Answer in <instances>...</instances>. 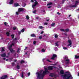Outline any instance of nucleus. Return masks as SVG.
Masks as SVG:
<instances>
[{
    "instance_id": "nucleus-21",
    "label": "nucleus",
    "mask_w": 79,
    "mask_h": 79,
    "mask_svg": "<svg viewBox=\"0 0 79 79\" xmlns=\"http://www.w3.org/2000/svg\"><path fill=\"white\" fill-rule=\"evenodd\" d=\"M53 3L52 2H49L47 4V6H49V5H52Z\"/></svg>"
},
{
    "instance_id": "nucleus-9",
    "label": "nucleus",
    "mask_w": 79,
    "mask_h": 79,
    "mask_svg": "<svg viewBox=\"0 0 79 79\" xmlns=\"http://www.w3.org/2000/svg\"><path fill=\"white\" fill-rule=\"evenodd\" d=\"M48 68L49 70H52L53 69V66H49Z\"/></svg>"
},
{
    "instance_id": "nucleus-30",
    "label": "nucleus",
    "mask_w": 79,
    "mask_h": 79,
    "mask_svg": "<svg viewBox=\"0 0 79 79\" xmlns=\"http://www.w3.org/2000/svg\"><path fill=\"white\" fill-rule=\"evenodd\" d=\"M25 30L24 28H23L21 31V32H24Z\"/></svg>"
},
{
    "instance_id": "nucleus-2",
    "label": "nucleus",
    "mask_w": 79,
    "mask_h": 79,
    "mask_svg": "<svg viewBox=\"0 0 79 79\" xmlns=\"http://www.w3.org/2000/svg\"><path fill=\"white\" fill-rule=\"evenodd\" d=\"M62 77L64 79H73V76L69 72H66L64 75H61Z\"/></svg>"
},
{
    "instance_id": "nucleus-24",
    "label": "nucleus",
    "mask_w": 79,
    "mask_h": 79,
    "mask_svg": "<svg viewBox=\"0 0 79 79\" xmlns=\"http://www.w3.org/2000/svg\"><path fill=\"white\" fill-rule=\"evenodd\" d=\"M5 47L2 48V52H4V51H5Z\"/></svg>"
},
{
    "instance_id": "nucleus-44",
    "label": "nucleus",
    "mask_w": 79,
    "mask_h": 79,
    "mask_svg": "<svg viewBox=\"0 0 79 79\" xmlns=\"http://www.w3.org/2000/svg\"><path fill=\"white\" fill-rule=\"evenodd\" d=\"M57 49H58V48H55V49H54V50H55V51H56V50H57Z\"/></svg>"
},
{
    "instance_id": "nucleus-39",
    "label": "nucleus",
    "mask_w": 79,
    "mask_h": 79,
    "mask_svg": "<svg viewBox=\"0 0 79 79\" xmlns=\"http://www.w3.org/2000/svg\"><path fill=\"white\" fill-rule=\"evenodd\" d=\"M36 5L35 4H33V5L32 6V7L33 8H34V7H35V6H36Z\"/></svg>"
},
{
    "instance_id": "nucleus-56",
    "label": "nucleus",
    "mask_w": 79,
    "mask_h": 79,
    "mask_svg": "<svg viewBox=\"0 0 79 79\" xmlns=\"http://www.w3.org/2000/svg\"><path fill=\"white\" fill-rule=\"evenodd\" d=\"M34 0H31V2H32V3H33V2H34Z\"/></svg>"
},
{
    "instance_id": "nucleus-57",
    "label": "nucleus",
    "mask_w": 79,
    "mask_h": 79,
    "mask_svg": "<svg viewBox=\"0 0 79 79\" xmlns=\"http://www.w3.org/2000/svg\"><path fill=\"white\" fill-rule=\"evenodd\" d=\"M43 33H44V31H41V32L40 33V34H43Z\"/></svg>"
},
{
    "instance_id": "nucleus-60",
    "label": "nucleus",
    "mask_w": 79,
    "mask_h": 79,
    "mask_svg": "<svg viewBox=\"0 0 79 79\" xmlns=\"http://www.w3.org/2000/svg\"><path fill=\"white\" fill-rule=\"evenodd\" d=\"M48 27L49 28H51V27H50V25Z\"/></svg>"
},
{
    "instance_id": "nucleus-20",
    "label": "nucleus",
    "mask_w": 79,
    "mask_h": 79,
    "mask_svg": "<svg viewBox=\"0 0 79 79\" xmlns=\"http://www.w3.org/2000/svg\"><path fill=\"white\" fill-rule=\"evenodd\" d=\"M16 68L18 69H20V66H19V65H17L16 66Z\"/></svg>"
},
{
    "instance_id": "nucleus-18",
    "label": "nucleus",
    "mask_w": 79,
    "mask_h": 79,
    "mask_svg": "<svg viewBox=\"0 0 79 79\" xmlns=\"http://www.w3.org/2000/svg\"><path fill=\"white\" fill-rule=\"evenodd\" d=\"M55 23H53L52 24H51V26L52 27H54V26H55Z\"/></svg>"
},
{
    "instance_id": "nucleus-17",
    "label": "nucleus",
    "mask_w": 79,
    "mask_h": 79,
    "mask_svg": "<svg viewBox=\"0 0 79 79\" xmlns=\"http://www.w3.org/2000/svg\"><path fill=\"white\" fill-rule=\"evenodd\" d=\"M31 37H35L36 36L34 34H31Z\"/></svg>"
},
{
    "instance_id": "nucleus-58",
    "label": "nucleus",
    "mask_w": 79,
    "mask_h": 79,
    "mask_svg": "<svg viewBox=\"0 0 79 79\" xmlns=\"http://www.w3.org/2000/svg\"><path fill=\"white\" fill-rule=\"evenodd\" d=\"M14 62H16V61H17V60H14Z\"/></svg>"
},
{
    "instance_id": "nucleus-59",
    "label": "nucleus",
    "mask_w": 79,
    "mask_h": 79,
    "mask_svg": "<svg viewBox=\"0 0 79 79\" xmlns=\"http://www.w3.org/2000/svg\"><path fill=\"white\" fill-rule=\"evenodd\" d=\"M3 60H6V58H3Z\"/></svg>"
},
{
    "instance_id": "nucleus-35",
    "label": "nucleus",
    "mask_w": 79,
    "mask_h": 79,
    "mask_svg": "<svg viewBox=\"0 0 79 79\" xmlns=\"http://www.w3.org/2000/svg\"><path fill=\"white\" fill-rule=\"evenodd\" d=\"M55 38H58V35L56 34L55 35Z\"/></svg>"
},
{
    "instance_id": "nucleus-15",
    "label": "nucleus",
    "mask_w": 79,
    "mask_h": 79,
    "mask_svg": "<svg viewBox=\"0 0 79 79\" xmlns=\"http://www.w3.org/2000/svg\"><path fill=\"white\" fill-rule=\"evenodd\" d=\"M14 6L15 7H16V6H19V3H14Z\"/></svg>"
},
{
    "instance_id": "nucleus-7",
    "label": "nucleus",
    "mask_w": 79,
    "mask_h": 79,
    "mask_svg": "<svg viewBox=\"0 0 79 79\" xmlns=\"http://www.w3.org/2000/svg\"><path fill=\"white\" fill-rule=\"evenodd\" d=\"M8 77V76L6 75H4L2 77H1L0 79H5L6 78H7Z\"/></svg>"
},
{
    "instance_id": "nucleus-51",
    "label": "nucleus",
    "mask_w": 79,
    "mask_h": 79,
    "mask_svg": "<svg viewBox=\"0 0 79 79\" xmlns=\"http://www.w3.org/2000/svg\"><path fill=\"white\" fill-rule=\"evenodd\" d=\"M4 24L5 26H6V24H7L6 22H4Z\"/></svg>"
},
{
    "instance_id": "nucleus-29",
    "label": "nucleus",
    "mask_w": 79,
    "mask_h": 79,
    "mask_svg": "<svg viewBox=\"0 0 79 79\" xmlns=\"http://www.w3.org/2000/svg\"><path fill=\"white\" fill-rule=\"evenodd\" d=\"M12 64V66H15V62H13L12 63H11Z\"/></svg>"
},
{
    "instance_id": "nucleus-37",
    "label": "nucleus",
    "mask_w": 79,
    "mask_h": 79,
    "mask_svg": "<svg viewBox=\"0 0 79 79\" xmlns=\"http://www.w3.org/2000/svg\"><path fill=\"white\" fill-rule=\"evenodd\" d=\"M50 76H51V77H53V76H54V75H53V74H52V73H51L50 74Z\"/></svg>"
},
{
    "instance_id": "nucleus-13",
    "label": "nucleus",
    "mask_w": 79,
    "mask_h": 79,
    "mask_svg": "<svg viewBox=\"0 0 79 79\" xmlns=\"http://www.w3.org/2000/svg\"><path fill=\"white\" fill-rule=\"evenodd\" d=\"M42 46H43L42 48H46V46L45 44H42Z\"/></svg>"
},
{
    "instance_id": "nucleus-45",
    "label": "nucleus",
    "mask_w": 79,
    "mask_h": 79,
    "mask_svg": "<svg viewBox=\"0 0 79 79\" xmlns=\"http://www.w3.org/2000/svg\"><path fill=\"white\" fill-rule=\"evenodd\" d=\"M60 31H64V29H60Z\"/></svg>"
},
{
    "instance_id": "nucleus-32",
    "label": "nucleus",
    "mask_w": 79,
    "mask_h": 79,
    "mask_svg": "<svg viewBox=\"0 0 79 79\" xmlns=\"http://www.w3.org/2000/svg\"><path fill=\"white\" fill-rule=\"evenodd\" d=\"M18 34L19 35H20L21 34V31H18Z\"/></svg>"
},
{
    "instance_id": "nucleus-55",
    "label": "nucleus",
    "mask_w": 79,
    "mask_h": 79,
    "mask_svg": "<svg viewBox=\"0 0 79 79\" xmlns=\"http://www.w3.org/2000/svg\"><path fill=\"white\" fill-rule=\"evenodd\" d=\"M57 14H58V15H60V13L58 12H57Z\"/></svg>"
},
{
    "instance_id": "nucleus-54",
    "label": "nucleus",
    "mask_w": 79,
    "mask_h": 79,
    "mask_svg": "<svg viewBox=\"0 0 79 79\" xmlns=\"http://www.w3.org/2000/svg\"><path fill=\"white\" fill-rule=\"evenodd\" d=\"M30 73H28V76H30Z\"/></svg>"
},
{
    "instance_id": "nucleus-46",
    "label": "nucleus",
    "mask_w": 79,
    "mask_h": 79,
    "mask_svg": "<svg viewBox=\"0 0 79 79\" xmlns=\"http://www.w3.org/2000/svg\"><path fill=\"white\" fill-rule=\"evenodd\" d=\"M36 12V10H34V11H33V13H35V12Z\"/></svg>"
},
{
    "instance_id": "nucleus-53",
    "label": "nucleus",
    "mask_w": 79,
    "mask_h": 79,
    "mask_svg": "<svg viewBox=\"0 0 79 79\" xmlns=\"http://www.w3.org/2000/svg\"><path fill=\"white\" fill-rule=\"evenodd\" d=\"M42 36H40L39 37V38L40 39H42Z\"/></svg>"
},
{
    "instance_id": "nucleus-4",
    "label": "nucleus",
    "mask_w": 79,
    "mask_h": 79,
    "mask_svg": "<svg viewBox=\"0 0 79 79\" xmlns=\"http://www.w3.org/2000/svg\"><path fill=\"white\" fill-rule=\"evenodd\" d=\"M12 45H10V46L8 47V49L10 50V52H11V53H13V52H15V50H13V49L11 48H12Z\"/></svg>"
},
{
    "instance_id": "nucleus-38",
    "label": "nucleus",
    "mask_w": 79,
    "mask_h": 79,
    "mask_svg": "<svg viewBox=\"0 0 79 79\" xmlns=\"http://www.w3.org/2000/svg\"><path fill=\"white\" fill-rule=\"evenodd\" d=\"M46 61H48V62H49L50 63H52V62L50 61V60H49V59H47Z\"/></svg>"
},
{
    "instance_id": "nucleus-50",
    "label": "nucleus",
    "mask_w": 79,
    "mask_h": 79,
    "mask_svg": "<svg viewBox=\"0 0 79 79\" xmlns=\"http://www.w3.org/2000/svg\"><path fill=\"white\" fill-rule=\"evenodd\" d=\"M52 8V6H50L48 7V8Z\"/></svg>"
},
{
    "instance_id": "nucleus-48",
    "label": "nucleus",
    "mask_w": 79,
    "mask_h": 79,
    "mask_svg": "<svg viewBox=\"0 0 79 79\" xmlns=\"http://www.w3.org/2000/svg\"><path fill=\"white\" fill-rule=\"evenodd\" d=\"M19 48L18 49V50L17 51V53H18V52H19Z\"/></svg>"
},
{
    "instance_id": "nucleus-26",
    "label": "nucleus",
    "mask_w": 79,
    "mask_h": 79,
    "mask_svg": "<svg viewBox=\"0 0 79 79\" xmlns=\"http://www.w3.org/2000/svg\"><path fill=\"white\" fill-rule=\"evenodd\" d=\"M37 4H38V2H37V1H35V2L34 5H36V6L37 5Z\"/></svg>"
},
{
    "instance_id": "nucleus-47",
    "label": "nucleus",
    "mask_w": 79,
    "mask_h": 79,
    "mask_svg": "<svg viewBox=\"0 0 79 79\" xmlns=\"http://www.w3.org/2000/svg\"><path fill=\"white\" fill-rule=\"evenodd\" d=\"M65 31H67V32H68V31H69V29H65Z\"/></svg>"
},
{
    "instance_id": "nucleus-49",
    "label": "nucleus",
    "mask_w": 79,
    "mask_h": 79,
    "mask_svg": "<svg viewBox=\"0 0 79 79\" xmlns=\"http://www.w3.org/2000/svg\"><path fill=\"white\" fill-rule=\"evenodd\" d=\"M44 25H47L48 24V23H44Z\"/></svg>"
},
{
    "instance_id": "nucleus-61",
    "label": "nucleus",
    "mask_w": 79,
    "mask_h": 79,
    "mask_svg": "<svg viewBox=\"0 0 79 79\" xmlns=\"http://www.w3.org/2000/svg\"><path fill=\"white\" fill-rule=\"evenodd\" d=\"M28 48V47H25V49L24 50H26V49H27V48Z\"/></svg>"
},
{
    "instance_id": "nucleus-31",
    "label": "nucleus",
    "mask_w": 79,
    "mask_h": 79,
    "mask_svg": "<svg viewBox=\"0 0 79 79\" xmlns=\"http://www.w3.org/2000/svg\"><path fill=\"white\" fill-rule=\"evenodd\" d=\"M24 63H25V62L24 60H21V61H20V63H21V64H22Z\"/></svg>"
},
{
    "instance_id": "nucleus-5",
    "label": "nucleus",
    "mask_w": 79,
    "mask_h": 79,
    "mask_svg": "<svg viewBox=\"0 0 79 79\" xmlns=\"http://www.w3.org/2000/svg\"><path fill=\"white\" fill-rule=\"evenodd\" d=\"M68 42V43H69V44L67 46V47L68 48H69V46H70V47H71V45L72 44V42H71V40H69Z\"/></svg>"
},
{
    "instance_id": "nucleus-1",
    "label": "nucleus",
    "mask_w": 79,
    "mask_h": 79,
    "mask_svg": "<svg viewBox=\"0 0 79 79\" xmlns=\"http://www.w3.org/2000/svg\"><path fill=\"white\" fill-rule=\"evenodd\" d=\"M45 71H44V70H41L40 72H37L36 73V74L37 76L38 79H43V77H44V76L45 74H47V73H48V69L46 68L45 67H44Z\"/></svg>"
},
{
    "instance_id": "nucleus-16",
    "label": "nucleus",
    "mask_w": 79,
    "mask_h": 79,
    "mask_svg": "<svg viewBox=\"0 0 79 79\" xmlns=\"http://www.w3.org/2000/svg\"><path fill=\"white\" fill-rule=\"evenodd\" d=\"M60 73L61 74H64V71H63V70H61L60 72Z\"/></svg>"
},
{
    "instance_id": "nucleus-34",
    "label": "nucleus",
    "mask_w": 79,
    "mask_h": 79,
    "mask_svg": "<svg viewBox=\"0 0 79 79\" xmlns=\"http://www.w3.org/2000/svg\"><path fill=\"white\" fill-rule=\"evenodd\" d=\"M39 29H44V27L42 26H40L39 27Z\"/></svg>"
},
{
    "instance_id": "nucleus-6",
    "label": "nucleus",
    "mask_w": 79,
    "mask_h": 79,
    "mask_svg": "<svg viewBox=\"0 0 79 79\" xmlns=\"http://www.w3.org/2000/svg\"><path fill=\"white\" fill-rule=\"evenodd\" d=\"M57 57V55H56L54 54H53L52 56V57L51 58V60H54Z\"/></svg>"
},
{
    "instance_id": "nucleus-11",
    "label": "nucleus",
    "mask_w": 79,
    "mask_h": 79,
    "mask_svg": "<svg viewBox=\"0 0 79 79\" xmlns=\"http://www.w3.org/2000/svg\"><path fill=\"white\" fill-rule=\"evenodd\" d=\"M78 3V2H77V1H76V3L75 5L72 6V7L75 8V7L76 6V4H77Z\"/></svg>"
},
{
    "instance_id": "nucleus-63",
    "label": "nucleus",
    "mask_w": 79,
    "mask_h": 79,
    "mask_svg": "<svg viewBox=\"0 0 79 79\" xmlns=\"http://www.w3.org/2000/svg\"><path fill=\"white\" fill-rule=\"evenodd\" d=\"M71 16V15H69V17H70Z\"/></svg>"
},
{
    "instance_id": "nucleus-43",
    "label": "nucleus",
    "mask_w": 79,
    "mask_h": 79,
    "mask_svg": "<svg viewBox=\"0 0 79 79\" xmlns=\"http://www.w3.org/2000/svg\"><path fill=\"white\" fill-rule=\"evenodd\" d=\"M55 44H56L55 46H58V44L57 43H56Z\"/></svg>"
},
{
    "instance_id": "nucleus-27",
    "label": "nucleus",
    "mask_w": 79,
    "mask_h": 79,
    "mask_svg": "<svg viewBox=\"0 0 79 79\" xmlns=\"http://www.w3.org/2000/svg\"><path fill=\"white\" fill-rule=\"evenodd\" d=\"M11 38L12 39H14V37H15V35L14 34L13 35H11Z\"/></svg>"
},
{
    "instance_id": "nucleus-22",
    "label": "nucleus",
    "mask_w": 79,
    "mask_h": 79,
    "mask_svg": "<svg viewBox=\"0 0 79 79\" xmlns=\"http://www.w3.org/2000/svg\"><path fill=\"white\" fill-rule=\"evenodd\" d=\"M75 58L76 59H78V58H79V56H77L76 55L75 56Z\"/></svg>"
},
{
    "instance_id": "nucleus-19",
    "label": "nucleus",
    "mask_w": 79,
    "mask_h": 79,
    "mask_svg": "<svg viewBox=\"0 0 79 79\" xmlns=\"http://www.w3.org/2000/svg\"><path fill=\"white\" fill-rule=\"evenodd\" d=\"M26 4L25 3H23L22 4V6H23V7H25V6H26Z\"/></svg>"
},
{
    "instance_id": "nucleus-14",
    "label": "nucleus",
    "mask_w": 79,
    "mask_h": 79,
    "mask_svg": "<svg viewBox=\"0 0 79 79\" xmlns=\"http://www.w3.org/2000/svg\"><path fill=\"white\" fill-rule=\"evenodd\" d=\"M13 0H10V1L9 2L10 5H12V4L13 3Z\"/></svg>"
},
{
    "instance_id": "nucleus-8",
    "label": "nucleus",
    "mask_w": 79,
    "mask_h": 79,
    "mask_svg": "<svg viewBox=\"0 0 79 79\" xmlns=\"http://www.w3.org/2000/svg\"><path fill=\"white\" fill-rule=\"evenodd\" d=\"M24 11V9L23 8H19L18 10V12H21Z\"/></svg>"
},
{
    "instance_id": "nucleus-41",
    "label": "nucleus",
    "mask_w": 79,
    "mask_h": 79,
    "mask_svg": "<svg viewBox=\"0 0 79 79\" xmlns=\"http://www.w3.org/2000/svg\"><path fill=\"white\" fill-rule=\"evenodd\" d=\"M42 52H45V50L44 49L42 50Z\"/></svg>"
},
{
    "instance_id": "nucleus-33",
    "label": "nucleus",
    "mask_w": 79,
    "mask_h": 79,
    "mask_svg": "<svg viewBox=\"0 0 79 79\" xmlns=\"http://www.w3.org/2000/svg\"><path fill=\"white\" fill-rule=\"evenodd\" d=\"M26 18L27 19H29V17L28 15H27L26 16Z\"/></svg>"
},
{
    "instance_id": "nucleus-64",
    "label": "nucleus",
    "mask_w": 79,
    "mask_h": 79,
    "mask_svg": "<svg viewBox=\"0 0 79 79\" xmlns=\"http://www.w3.org/2000/svg\"><path fill=\"white\" fill-rule=\"evenodd\" d=\"M36 19H39V17H36Z\"/></svg>"
},
{
    "instance_id": "nucleus-40",
    "label": "nucleus",
    "mask_w": 79,
    "mask_h": 79,
    "mask_svg": "<svg viewBox=\"0 0 79 79\" xmlns=\"http://www.w3.org/2000/svg\"><path fill=\"white\" fill-rule=\"evenodd\" d=\"M58 8H61V5L60 4H58V6H57Z\"/></svg>"
},
{
    "instance_id": "nucleus-62",
    "label": "nucleus",
    "mask_w": 79,
    "mask_h": 79,
    "mask_svg": "<svg viewBox=\"0 0 79 79\" xmlns=\"http://www.w3.org/2000/svg\"><path fill=\"white\" fill-rule=\"evenodd\" d=\"M44 60H45V58H44L43 59V62H44Z\"/></svg>"
},
{
    "instance_id": "nucleus-42",
    "label": "nucleus",
    "mask_w": 79,
    "mask_h": 79,
    "mask_svg": "<svg viewBox=\"0 0 79 79\" xmlns=\"http://www.w3.org/2000/svg\"><path fill=\"white\" fill-rule=\"evenodd\" d=\"M63 49H64V50H66L67 49V48L64 47H63Z\"/></svg>"
},
{
    "instance_id": "nucleus-23",
    "label": "nucleus",
    "mask_w": 79,
    "mask_h": 79,
    "mask_svg": "<svg viewBox=\"0 0 79 79\" xmlns=\"http://www.w3.org/2000/svg\"><path fill=\"white\" fill-rule=\"evenodd\" d=\"M6 35L7 36H9L10 35V32H6Z\"/></svg>"
},
{
    "instance_id": "nucleus-25",
    "label": "nucleus",
    "mask_w": 79,
    "mask_h": 79,
    "mask_svg": "<svg viewBox=\"0 0 79 79\" xmlns=\"http://www.w3.org/2000/svg\"><path fill=\"white\" fill-rule=\"evenodd\" d=\"M19 39V38H15L14 39V41L15 40H18Z\"/></svg>"
},
{
    "instance_id": "nucleus-12",
    "label": "nucleus",
    "mask_w": 79,
    "mask_h": 79,
    "mask_svg": "<svg viewBox=\"0 0 79 79\" xmlns=\"http://www.w3.org/2000/svg\"><path fill=\"white\" fill-rule=\"evenodd\" d=\"M24 72H22L21 73V77L22 78H23V77H24Z\"/></svg>"
},
{
    "instance_id": "nucleus-3",
    "label": "nucleus",
    "mask_w": 79,
    "mask_h": 79,
    "mask_svg": "<svg viewBox=\"0 0 79 79\" xmlns=\"http://www.w3.org/2000/svg\"><path fill=\"white\" fill-rule=\"evenodd\" d=\"M64 61H65L66 64H68L69 63V59H68V58L67 56H65L63 58Z\"/></svg>"
},
{
    "instance_id": "nucleus-52",
    "label": "nucleus",
    "mask_w": 79,
    "mask_h": 79,
    "mask_svg": "<svg viewBox=\"0 0 79 79\" xmlns=\"http://www.w3.org/2000/svg\"><path fill=\"white\" fill-rule=\"evenodd\" d=\"M16 14L17 15H19V13H18V12H16Z\"/></svg>"
},
{
    "instance_id": "nucleus-36",
    "label": "nucleus",
    "mask_w": 79,
    "mask_h": 79,
    "mask_svg": "<svg viewBox=\"0 0 79 79\" xmlns=\"http://www.w3.org/2000/svg\"><path fill=\"white\" fill-rule=\"evenodd\" d=\"M36 43H37V42H36V41H34L33 42V44L34 45H35V44H36Z\"/></svg>"
},
{
    "instance_id": "nucleus-28",
    "label": "nucleus",
    "mask_w": 79,
    "mask_h": 79,
    "mask_svg": "<svg viewBox=\"0 0 79 79\" xmlns=\"http://www.w3.org/2000/svg\"><path fill=\"white\" fill-rule=\"evenodd\" d=\"M17 28V27H13V30H14V31H15V30Z\"/></svg>"
},
{
    "instance_id": "nucleus-10",
    "label": "nucleus",
    "mask_w": 79,
    "mask_h": 79,
    "mask_svg": "<svg viewBox=\"0 0 79 79\" xmlns=\"http://www.w3.org/2000/svg\"><path fill=\"white\" fill-rule=\"evenodd\" d=\"M1 56L2 57H5V56H6V53H4L3 54H1Z\"/></svg>"
}]
</instances>
